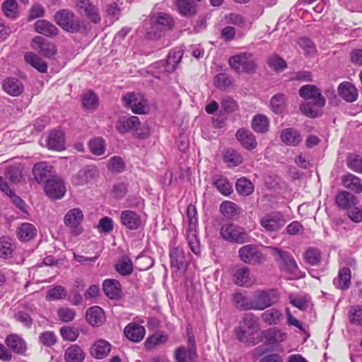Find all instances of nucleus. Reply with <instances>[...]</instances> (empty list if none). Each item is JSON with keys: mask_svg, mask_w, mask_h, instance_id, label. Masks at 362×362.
I'll use <instances>...</instances> for the list:
<instances>
[{"mask_svg": "<svg viewBox=\"0 0 362 362\" xmlns=\"http://www.w3.org/2000/svg\"><path fill=\"white\" fill-rule=\"evenodd\" d=\"M242 325L235 328L236 339L247 346H254L262 341V337L256 336L259 331L258 320L252 313L245 315Z\"/></svg>", "mask_w": 362, "mask_h": 362, "instance_id": "f257e3e1", "label": "nucleus"}, {"mask_svg": "<svg viewBox=\"0 0 362 362\" xmlns=\"http://www.w3.org/2000/svg\"><path fill=\"white\" fill-rule=\"evenodd\" d=\"M150 23L155 35L158 37L166 32L172 31L175 26V21L173 16L163 11L152 14L150 16Z\"/></svg>", "mask_w": 362, "mask_h": 362, "instance_id": "f03ea898", "label": "nucleus"}, {"mask_svg": "<svg viewBox=\"0 0 362 362\" xmlns=\"http://www.w3.org/2000/svg\"><path fill=\"white\" fill-rule=\"evenodd\" d=\"M140 125L141 122L138 117L124 116L118 118L115 124V129L118 133L121 134H124L129 132H135V136L141 139H144L148 136L149 132L148 129H146L145 131L142 130L141 132H139Z\"/></svg>", "mask_w": 362, "mask_h": 362, "instance_id": "7ed1b4c3", "label": "nucleus"}, {"mask_svg": "<svg viewBox=\"0 0 362 362\" xmlns=\"http://www.w3.org/2000/svg\"><path fill=\"white\" fill-rule=\"evenodd\" d=\"M220 235L224 240L233 243L243 244L250 240L247 232L232 223L223 224L221 227Z\"/></svg>", "mask_w": 362, "mask_h": 362, "instance_id": "20e7f679", "label": "nucleus"}, {"mask_svg": "<svg viewBox=\"0 0 362 362\" xmlns=\"http://www.w3.org/2000/svg\"><path fill=\"white\" fill-rule=\"evenodd\" d=\"M252 298L254 310H264L279 302V294L275 289L258 290Z\"/></svg>", "mask_w": 362, "mask_h": 362, "instance_id": "39448f33", "label": "nucleus"}, {"mask_svg": "<svg viewBox=\"0 0 362 362\" xmlns=\"http://www.w3.org/2000/svg\"><path fill=\"white\" fill-rule=\"evenodd\" d=\"M228 64L231 69L237 73H253L257 67L252 54L247 52L240 53L230 57Z\"/></svg>", "mask_w": 362, "mask_h": 362, "instance_id": "423d86ee", "label": "nucleus"}, {"mask_svg": "<svg viewBox=\"0 0 362 362\" xmlns=\"http://www.w3.org/2000/svg\"><path fill=\"white\" fill-rule=\"evenodd\" d=\"M122 100L123 105L134 114L144 115L146 112L147 100L142 94L128 93L122 96Z\"/></svg>", "mask_w": 362, "mask_h": 362, "instance_id": "0eeeda50", "label": "nucleus"}, {"mask_svg": "<svg viewBox=\"0 0 362 362\" xmlns=\"http://www.w3.org/2000/svg\"><path fill=\"white\" fill-rule=\"evenodd\" d=\"M286 222L283 214L278 211L265 214L259 219V224L266 232L279 231Z\"/></svg>", "mask_w": 362, "mask_h": 362, "instance_id": "6e6552de", "label": "nucleus"}, {"mask_svg": "<svg viewBox=\"0 0 362 362\" xmlns=\"http://www.w3.org/2000/svg\"><path fill=\"white\" fill-rule=\"evenodd\" d=\"M76 6L79 12L83 13L93 24H99L101 16L98 7L90 0H75Z\"/></svg>", "mask_w": 362, "mask_h": 362, "instance_id": "1a4fd4ad", "label": "nucleus"}, {"mask_svg": "<svg viewBox=\"0 0 362 362\" xmlns=\"http://www.w3.org/2000/svg\"><path fill=\"white\" fill-rule=\"evenodd\" d=\"M299 95L304 100H311L314 105L319 107H323L326 104V100L320 89L314 85L303 86L299 89Z\"/></svg>", "mask_w": 362, "mask_h": 362, "instance_id": "9d476101", "label": "nucleus"}, {"mask_svg": "<svg viewBox=\"0 0 362 362\" xmlns=\"http://www.w3.org/2000/svg\"><path fill=\"white\" fill-rule=\"evenodd\" d=\"M238 255L243 262L249 264H259L263 259L262 253L255 245H246L241 247L238 250Z\"/></svg>", "mask_w": 362, "mask_h": 362, "instance_id": "9b49d317", "label": "nucleus"}, {"mask_svg": "<svg viewBox=\"0 0 362 362\" xmlns=\"http://www.w3.org/2000/svg\"><path fill=\"white\" fill-rule=\"evenodd\" d=\"M45 192L51 199H61L66 193L64 182L59 177H53L45 182Z\"/></svg>", "mask_w": 362, "mask_h": 362, "instance_id": "f8f14e48", "label": "nucleus"}, {"mask_svg": "<svg viewBox=\"0 0 362 362\" xmlns=\"http://www.w3.org/2000/svg\"><path fill=\"white\" fill-rule=\"evenodd\" d=\"M99 171L95 165H87L73 176L72 183L76 186H81L89 183L97 177Z\"/></svg>", "mask_w": 362, "mask_h": 362, "instance_id": "ddd939ff", "label": "nucleus"}, {"mask_svg": "<svg viewBox=\"0 0 362 362\" xmlns=\"http://www.w3.org/2000/svg\"><path fill=\"white\" fill-rule=\"evenodd\" d=\"M259 337H262V340L264 338L266 344L273 347L284 341L287 338V333L276 327H272L262 331Z\"/></svg>", "mask_w": 362, "mask_h": 362, "instance_id": "4468645a", "label": "nucleus"}, {"mask_svg": "<svg viewBox=\"0 0 362 362\" xmlns=\"http://www.w3.org/2000/svg\"><path fill=\"white\" fill-rule=\"evenodd\" d=\"M2 90L12 97L20 96L24 91L23 82L16 77H6L1 83Z\"/></svg>", "mask_w": 362, "mask_h": 362, "instance_id": "2eb2a0df", "label": "nucleus"}, {"mask_svg": "<svg viewBox=\"0 0 362 362\" xmlns=\"http://www.w3.org/2000/svg\"><path fill=\"white\" fill-rule=\"evenodd\" d=\"M5 344L8 349L19 355H24L27 351V343L18 334H10L5 339Z\"/></svg>", "mask_w": 362, "mask_h": 362, "instance_id": "dca6fc26", "label": "nucleus"}, {"mask_svg": "<svg viewBox=\"0 0 362 362\" xmlns=\"http://www.w3.org/2000/svg\"><path fill=\"white\" fill-rule=\"evenodd\" d=\"M32 47L46 57H52L56 53L55 45L42 36H35L32 40Z\"/></svg>", "mask_w": 362, "mask_h": 362, "instance_id": "f3484780", "label": "nucleus"}, {"mask_svg": "<svg viewBox=\"0 0 362 362\" xmlns=\"http://www.w3.org/2000/svg\"><path fill=\"white\" fill-rule=\"evenodd\" d=\"M83 220V214L80 209H74L69 211V233L78 235L83 232L81 223Z\"/></svg>", "mask_w": 362, "mask_h": 362, "instance_id": "a211bd4d", "label": "nucleus"}, {"mask_svg": "<svg viewBox=\"0 0 362 362\" xmlns=\"http://www.w3.org/2000/svg\"><path fill=\"white\" fill-rule=\"evenodd\" d=\"M235 137L241 144L243 148L252 151L257 146V141L255 136L248 129H239L235 134Z\"/></svg>", "mask_w": 362, "mask_h": 362, "instance_id": "6ab92c4d", "label": "nucleus"}, {"mask_svg": "<svg viewBox=\"0 0 362 362\" xmlns=\"http://www.w3.org/2000/svg\"><path fill=\"white\" fill-rule=\"evenodd\" d=\"M121 223L129 230H136L141 225V216L132 210H124L120 214Z\"/></svg>", "mask_w": 362, "mask_h": 362, "instance_id": "aec40b11", "label": "nucleus"}, {"mask_svg": "<svg viewBox=\"0 0 362 362\" xmlns=\"http://www.w3.org/2000/svg\"><path fill=\"white\" fill-rule=\"evenodd\" d=\"M124 334L129 340L139 342L144 338L146 329L142 325L130 322L124 327Z\"/></svg>", "mask_w": 362, "mask_h": 362, "instance_id": "412c9836", "label": "nucleus"}, {"mask_svg": "<svg viewBox=\"0 0 362 362\" xmlns=\"http://www.w3.org/2000/svg\"><path fill=\"white\" fill-rule=\"evenodd\" d=\"M339 95L347 103H353L358 98V90L348 81L341 83L337 88Z\"/></svg>", "mask_w": 362, "mask_h": 362, "instance_id": "4be33fe9", "label": "nucleus"}, {"mask_svg": "<svg viewBox=\"0 0 362 362\" xmlns=\"http://www.w3.org/2000/svg\"><path fill=\"white\" fill-rule=\"evenodd\" d=\"M274 254L281 260L283 266L288 272L293 273L298 269V264L290 252L284 251L278 247H273Z\"/></svg>", "mask_w": 362, "mask_h": 362, "instance_id": "5701e85b", "label": "nucleus"}, {"mask_svg": "<svg viewBox=\"0 0 362 362\" xmlns=\"http://www.w3.org/2000/svg\"><path fill=\"white\" fill-rule=\"evenodd\" d=\"M47 146L49 149L62 151L65 148V137L62 132L52 131L47 139Z\"/></svg>", "mask_w": 362, "mask_h": 362, "instance_id": "b1692460", "label": "nucleus"}, {"mask_svg": "<svg viewBox=\"0 0 362 362\" xmlns=\"http://www.w3.org/2000/svg\"><path fill=\"white\" fill-rule=\"evenodd\" d=\"M103 289L105 294L110 299H118L121 297V284L116 279H105L103 284Z\"/></svg>", "mask_w": 362, "mask_h": 362, "instance_id": "393cba45", "label": "nucleus"}, {"mask_svg": "<svg viewBox=\"0 0 362 362\" xmlns=\"http://www.w3.org/2000/svg\"><path fill=\"white\" fill-rule=\"evenodd\" d=\"M34 29L36 33L49 37H53L58 35L57 28L45 19L37 20L34 24Z\"/></svg>", "mask_w": 362, "mask_h": 362, "instance_id": "a878e982", "label": "nucleus"}, {"mask_svg": "<svg viewBox=\"0 0 362 362\" xmlns=\"http://www.w3.org/2000/svg\"><path fill=\"white\" fill-rule=\"evenodd\" d=\"M281 141L288 146H297L302 141V137L298 130L294 128H286L281 131Z\"/></svg>", "mask_w": 362, "mask_h": 362, "instance_id": "bb28decb", "label": "nucleus"}, {"mask_svg": "<svg viewBox=\"0 0 362 362\" xmlns=\"http://www.w3.org/2000/svg\"><path fill=\"white\" fill-rule=\"evenodd\" d=\"M351 278L350 269L343 267L339 270L337 276L333 280V284L339 289L347 290L351 286Z\"/></svg>", "mask_w": 362, "mask_h": 362, "instance_id": "cd10ccee", "label": "nucleus"}, {"mask_svg": "<svg viewBox=\"0 0 362 362\" xmlns=\"http://www.w3.org/2000/svg\"><path fill=\"white\" fill-rule=\"evenodd\" d=\"M111 351V344L106 340L95 341L90 347V354L97 359L106 357Z\"/></svg>", "mask_w": 362, "mask_h": 362, "instance_id": "c85d7f7f", "label": "nucleus"}, {"mask_svg": "<svg viewBox=\"0 0 362 362\" xmlns=\"http://www.w3.org/2000/svg\"><path fill=\"white\" fill-rule=\"evenodd\" d=\"M86 319L94 327L100 326L105 320L103 310L99 306H93L86 311Z\"/></svg>", "mask_w": 362, "mask_h": 362, "instance_id": "c756f323", "label": "nucleus"}, {"mask_svg": "<svg viewBox=\"0 0 362 362\" xmlns=\"http://www.w3.org/2000/svg\"><path fill=\"white\" fill-rule=\"evenodd\" d=\"M194 1L195 0H177L176 7L178 13L185 17L196 15L197 6Z\"/></svg>", "mask_w": 362, "mask_h": 362, "instance_id": "7c9ffc66", "label": "nucleus"}, {"mask_svg": "<svg viewBox=\"0 0 362 362\" xmlns=\"http://www.w3.org/2000/svg\"><path fill=\"white\" fill-rule=\"evenodd\" d=\"M51 168L52 167L46 162L35 164L33 168V174L36 182L38 183L47 182L50 176Z\"/></svg>", "mask_w": 362, "mask_h": 362, "instance_id": "2f4dec72", "label": "nucleus"}, {"mask_svg": "<svg viewBox=\"0 0 362 362\" xmlns=\"http://www.w3.org/2000/svg\"><path fill=\"white\" fill-rule=\"evenodd\" d=\"M335 202L340 209H346L355 206L357 199L347 191H340L335 197Z\"/></svg>", "mask_w": 362, "mask_h": 362, "instance_id": "473e14b6", "label": "nucleus"}, {"mask_svg": "<svg viewBox=\"0 0 362 362\" xmlns=\"http://www.w3.org/2000/svg\"><path fill=\"white\" fill-rule=\"evenodd\" d=\"M261 318L266 325H277L284 320V315L281 310L276 308H271L265 310L261 314Z\"/></svg>", "mask_w": 362, "mask_h": 362, "instance_id": "72a5a7b5", "label": "nucleus"}, {"mask_svg": "<svg viewBox=\"0 0 362 362\" xmlns=\"http://www.w3.org/2000/svg\"><path fill=\"white\" fill-rule=\"evenodd\" d=\"M17 237L21 242L29 241L37 235V229L30 223H23L16 230Z\"/></svg>", "mask_w": 362, "mask_h": 362, "instance_id": "f704fd0d", "label": "nucleus"}, {"mask_svg": "<svg viewBox=\"0 0 362 362\" xmlns=\"http://www.w3.org/2000/svg\"><path fill=\"white\" fill-rule=\"evenodd\" d=\"M196 347H189L187 350L183 346H179L175 350L174 358L176 362H191L197 357Z\"/></svg>", "mask_w": 362, "mask_h": 362, "instance_id": "c9c22d12", "label": "nucleus"}, {"mask_svg": "<svg viewBox=\"0 0 362 362\" xmlns=\"http://www.w3.org/2000/svg\"><path fill=\"white\" fill-rule=\"evenodd\" d=\"M24 59L26 63L30 64L40 73L47 72V63L35 53L31 52H26L24 55Z\"/></svg>", "mask_w": 362, "mask_h": 362, "instance_id": "e433bc0d", "label": "nucleus"}, {"mask_svg": "<svg viewBox=\"0 0 362 362\" xmlns=\"http://www.w3.org/2000/svg\"><path fill=\"white\" fill-rule=\"evenodd\" d=\"M170 266L177 269H181L184 267L186 262V258L182 247H177L172 249L170 252Z\"/></svg>", "mask_w": 362, "mask_h": 362, "instance_id": "4c0bfd02", "label": "nucleus"}, {"mask_svg": "<svg viewBox=\"0 0 362 362\" xmlns=\"http://www.w3.org/2000/svg\"><path fill=\"white\" fill-rule=\"evenodd\" d=\"M81 100L83 109L89 112L95 111L99 104L98 95L91 90L87 91L82 95Z\"/></svg>", "mask_w": 362, "mask_h": 362, "instance_id": "58836bf2", "label": "nucleus"}, {"mask_svg": "<svg viewBox=\"0 0 362 362\" xmlns=\"http://www.w3.org/2000/svg\"><path fill=\"white\" fill-rule=\"evenodd\" d=\"M341 181L346 188L354 191L355 193L360 194L362 192L361 179L357 176L351 173H348L343 176Z\"/></svg>", "mask_w": 362, "mask_h": 362, "instance_id": "ea45409f", "label": "nucleus"}, {"mask_svg": "<svg viewBox=\"0 0 362 362\" xmlns=\"http://www.w3.org/2000/svg\"><path fill=\"white\" fill-rule=\"evenodd\" d=\"M115 268L122 276H129L134 271L132 261L127 255L122 256L115 264Z\"/></svg>", "mask_w": 362, "mask_h": 362, "instance_id": "a19ab883", "label": "nucleus"}, {"mask_svg": "<svg viewBox=\"0 0 362 362\" xmlns=\"http://www.w3.org/2000/svg\"><path fill=\"white\" fill-rule=\"evenodd\" d=\"M303 259L306 264L310 266L320 264L322 259V253L320 249L315 247H308L303 253Z\"/></svg>", "mask_w": 362, "mask_h": 362, "instance_id": "79ce46f5", "label": "nucleus"}, {"mask_svg": "<svg viewBox=\"0 0 362 362\" xmlns=\"http://www.w3.org/2000/svg\"><path fill=\"white\" fill-rule=\"evenodd\" d=\"M183 52L180 49H172L169 52L166 62L165 69L168 72H172L175 69L176 66L181 61Z\"/></svg>", "mask_w": 362, "mask_h": 362, "instance_id": "37998d69", "label": "nucleus"}, {"mask_svg": "<svg viewBox=\"0 0 362 362\" xmlns=\"http://www.w3.org/2000/svg\"><path fill=\"white\" fill-rule=\"evenodd\" d=\"M221 214L228 218H233L240 212V207L231 201H224L220 205Z\"/></svg>", "mask_w": 362, "mask_h": 362, "instance_id": "c03bdc74", "label": "nucleus"}, {"mask_svg": "<svg viewBox=\"0 0 362 362\" xmlns=\"http://www.w3.org/2000/svg\"><path fill=\"white\" fill-rule=\"evenodd\" d=\"M250 269L247 267H242L237 269L234 274V282L240 286H248L252 284L250 278Z\"/></svg>", "mask_w": 362, "mask_h": 362, "instance_id": "a18cd8bd", "label": "nucleus"}, {"mask_svg": "<svg viewBox=\"0 0 362 362\" xmlns=\"http://www.w3.org/2000/svg\"><path fill=\"white\" fill-rule=\"evenodd\" d=\"M269 127V119L264 115H255L252 121V127L257 133H266Z\"/></svg>", "mask_w": 362, "mask_h": 362, "instance_id": "49530a36", "label": "nucleus"}, {"mask_svg": "<svg viewBox=\"0 0 362 362\" xmlns=\"http://www.w3.org/2000/svg\"><path fill=\"white\" fill-rule=\"evenodd\" d=\"M286 105V97L283 93L273 95L270 100L271 110L276 114H281Z\"/></svg>", "mask_w": 362, "mask_h": 362, "instance_id": "de8ad7c7", "label": "nucleus"}, {"mask_svg": "<svg viewBox=\"0 0 362 362\" xmlns=\"http://www.w3.org/2000/svg\"><path fill=\"white\" fill-rule=\"evenodd\" d=\"M1 10L10 19L14 20L18 17V5L16 0H5L2 4Z\"/></svg>", "mask_w": 362, "mask_h": 362, "instance_id": "09e8293b", "label": "nucleus"}, {"mask_svg": "<svg viewBox=\"0 0 362 362\" xmlns=\"http://www.w3.org/2000/svg\"><path fill=\"white\" fill-rule=\"evenodd\" d=\"M187 218L188 226L186 230L192 231L198 230V213L194 205H188L187 208Z\"/></svg>", "mask_w": 362, "mask_h": 362, "instance_id": "8fccbe9b", "label": "nucleus"}, {"mask_svg": "<svg viewBox=\"0 0 362 362\" xmlns=\"http://www.w3.org/2000/svg\"><path fill=\"white\" fill-rule=\"evenodd\" d=\"M223 161L228 167L233 168L243 163L242 156L234 149H228L223 155Z\"/></svg>", "mask_w": 362, "mask_h": 362, "instance_id": "3c124183", "label": "nucleus"}, {"mask_svg": "<svg viewBox=\"0 0 362 362\" xmlns=\"http://www.w3.org/2000/svg\"><path fill=\"white\" fill-rule=\"evenodd\" d=\"M349 322L357 326H362V305H351L348 310Z\"/></svg>", "mask_w": 362, "mask_h": 362, "instance_id": "603ef678", "label": "nucleus"}, {"mask_svg": "<svg viewBox=\"0 0 362 362\" xmlns=\"http://www.w3.org/2000/svg\"><path fill=\"white\" fill-rule=\"evenodd\" d=\"M186 238L191 251L197 255L201 254L200 243L197 230H186Z\"/></svg>", "mask_w": 362, "mask_h": 362, "instance_id": "864d4df0", "label": "nucleus"}, {"mask_svg": "<svg viewBox=\"0 0 362 362\" xmlns=\"http://www.w3.org/2000/svg\"><path fill=\"white\" fill-rule=\"evenodd\" d=\"M90 153L95 156H102L105 152V141L102 137H96L91 139L88 143Z\"/></svg>", "mask_w": 362, "mask_h": 362, "instance_id": "5fc2aeb1", "label": "nucleus"}, {"mask_svg": "<svg viewBox=\"0 0 362 362\" xmlns=\"http://www.w3.org/2000/svg\"><path fill=\"white\" fill-rule=\"evenodd\" d=\"M213 184L218 191L225 196H228L233 192L231 184L222 176L214 178Z\"/></svg>", "mask_w": 362, "mask_h": 362, "instance_id": "6e6d98bb", "label": "nucleus"}, {"mask_svg": "<svg viewBox=\"0 0 362 362\" xmlns=\"http://www.w3.org/2000/svg\"><path fill=\"white\" fill-rule=\"evenodd\" d=\"M14 245L12 240L7 236L0 238V257L8 258L13 252Z\"/></svg>", "mask_w": 362, "mask_h": 362, "instance_id": "4d7b16f0", "label": "nucleus"}, {"mask_svg": "<svg viewBox=\"0 0 362 362\" xmlns=\"http://www.w3.org/2000/svg\"><path fill=\"white\" fill-rule=\"evenodd\" d=\"M234 301L237 307L242 310H254L253 298H247L240 293H237L234 295Z\"/></svg>", "mask_w": 362, "mask_h": 362, "instance_id": "13d9d810", "label": "nucleus"}, {"mask_svg": "<svg viewBox=\"0 0 362 362\" xmlns=\"http://www.w3.org/2000/svg\"><path fill=\"white\" fill-rule=\"evenodd\" d=\"M236 190L242 195H249L253 192L254 187L252 183L245 177L238 179L235 184Z\"/></svg>", "mask_w": 362, "mask_h": 362, "instance_id": "bf43d9fd", "label": "nucleus"}, {"mask_svg": "<svg viewBox=\"0 0 362 362\" xmlns=\"http://www.w3.org/2000/svg\"><path fill=\"white\" fill-rule=\"evenodd\" d=\"M39 342L47 347H51L57 344V336L53 331H44L39 334Z\"/></svg>", "mask_w": 362, "mask_h": 362, "instance_id": "052dcab7", "label": "nucleus"}, {"mask_svg": "<svg viewBox=\"0 0 362 362\" xmlns=\"http://www.w3.org/2000/svg\"><path fill=\"white\" fill-rule=\"evenodd\" d=\"M66 296V289L62 286H56L50 289L46 293L45 298L48 301L57 300Z\"/></svg>", "mask_w": 362, "mask_h": 362, "instance_id": "680f3d73", "label": "nucleus"}, {"mask_svg": "<svg viewBox=\"0 0 362 362\" xmlns=\"http://www.w3.org/2000/svg\"><path fill=\"white\" fill-rule=\"evenodd\" d=\"M214 83L217 88L226 90L232 84V80L226 73H220L214 76Z\"/></svg>", "mask_w": 362, "mask_h": 362, "instance_id": "e2e57ef3", "label": "nucleus"}, {"mask_svg": "<svg viewBox=\"0 0 362 362\" xmlns=\"http://www.w3.org/2000/svg\"><path fill=\"white\" fill-rule=\"evenodd\" d=\"M347 167L357 173H362V157L358 155H349L346 160Z\"/></svg>", "mask_w": 362, "mask_h": 362, "instance_id": "0e129e2a", "label": "nucleus"}, {"mask_svg": "<svg viewBox=\"0 0 362 362\" xmlns=\"http://www.w3.org/2000/svg\"><path fill=\"white\" fill-rule=\"evenodd\" d=\"M298 44L304 51L305 55L314 54L317 51L315 43L308 37H303L299 38Z\"/></svg>", "mask_w": 362, "mask_h": 362, "instance_id": "69168bd1", "label": "nucleus"}, {"mask_svg": "<svg viewBox=\"0 0 362 362\" xmlns=\"http://www.w3.org/2000/svg\"><path fill=\"white\" fill-rule=\"evenodd\" d=\"M125 168V163L120 156H112L109 160L108 169L112 173H120Z\"/></svg>", "mask_w": 362, "mask_h": 362, "instance_id": "338daca9", "label": "nucleus"}, {"mask_svg": "<svg viewBox=\"0 0 362 362\" xmlns=\"http://www.w3.org/2000/svg\"><path fill=\"white\" fill-rule=\"evenodd\" d=\"M85 358V353L77 345L69 346V362H82Z\"/></svg>", "mask_w": 362, "mask_h": 362, "instance_id": "774afa93", "label": "nucleus"}]
</instances>
